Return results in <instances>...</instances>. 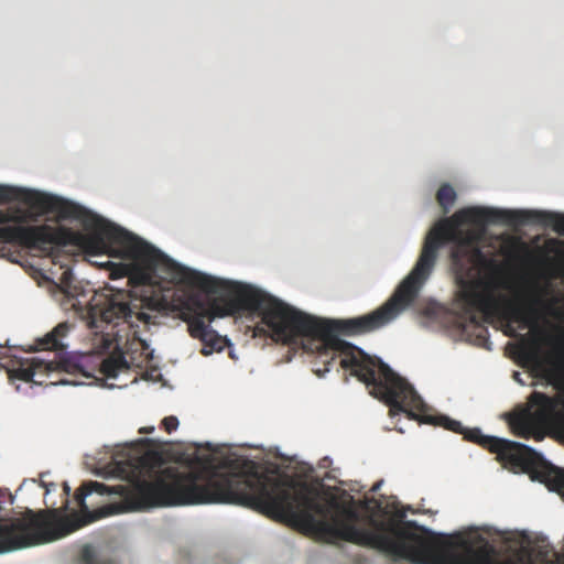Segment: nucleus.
Segmentation results:
<instances>
[{
  "instance_id": "nucleus-1",
  "label": "nucleus",
  "mask_w": 564,
  "mask_h": 564,
  "mask_svg": "<svg viewBox=\"0 0 564 564\" xmlns=\"http://www.w3.org/2000/svg\"><path fill=\"white\" fill-rule=\"evenodd\" d=\"M214 295L204 304L193 300L185 304L180 317L187 323L188 333L203 343L202 355L223 350V339L206 323L216 317L234 316L242 312L258 314L272 333L275 341L301 344L303 349L316 354L319 362L329 370L338 358L341 368L349 370L369 389L371 395L389 406L391 416L404 413L417 422V392L405 379L395 373L377 357L339 338L355 336V330L366 321L351 318L322 319L308 315L285 302L240 282L217 279L182 265L176 268L172 281Z\"/></svg>"
},
{
  "instance_id": "nucleus-2",
  "label": "nucleus",
  "mask_w": 564,
  "mask_h": 564,
  "mask_svg": "<svg viewBox=\"0 0 564 564\" xmlns=\"http://www.w3.org/2000/svg\"><path fill=\"white\" fill-rule=\"evenodd\" d=\"M463 434L470 442L488 448L497 455L503 468L516 474H528L532 480L544 484L564 498V469L549 463L541 454L518 442L484 435L478 427L443 425ZM516 436L543 441L546 436L564 443V425H509ZM463 549L460 564H554L547 553L539 551L535 556L519 551L514 557L499 560L497 549L484 536L469 539L463 534L451 538L435 534L415 521L398 522L393 519L375 518V550L394 561L406 560L414 564H447L454 547Z\"/></svg>"
},
{
  "instance_id": "nucleus-3",
  "label": "nucleus",
  "mask_w": 564,
  "mask_h": 564,
  "mask_svg": "<svg viewBox=\"0 0 564 564\" xmlns=\"http://www.w3.org/2000/svg\"><path fill=\"white\" fill-rule=\"evenodd\" d=\"M446 242H453L451 251L452 269L459 288L454 301V310L462 314L467 322L464 326L473 328L475 343L480 347L490 349L489 330L481 323H491L495 318L506 322L505 334L516 337L517 332L512 323L520 324V328H531L534 335L544 336L539 326L541 312L538 306L544 304L539 295L531 296L524 302H512L506 296L496 293L491 281L478 278L479 267L484 265L486 258L478 246L475 245L473 234L463 237L445 235L435 226L426 236L420 257L406 278L398 285L393 294L377 310L355 317L367 321L355 330V336L373 333L394 321L401 312L411 305L419 295L425 281L431 275L437 260L440 248Z\"/></svg>"
},
{
  "instance_id": "nucleus-4",
  "label": "nucleus",
  "mask_w": 564,
  "mask_h": 564,
  "mask_svg": "<svg viewBox=\"0 0 564 564\" xmlns=\"http://www.w3.org/2000/svg\"><path fill=\"white\" fill-rule=\"evenodd\" d=\"M0 187L12 191L11 198L0 199V204L20 202L41 213L57 212L62 218L80 221L88 231L84 234L67 227L54 228L48 225L28 227L0 225L2 243L37 250L53 258H55L53 256L55 247L66 246L77 247L94 254L109 252L130 261L111 263L110 279L128 278V284L131 286L152 284L158 271L165 273L166 279L172 282L176 275V268L182 267L143 239L80 205L36 191L8 185H0Z\"/></svg>"
},
{
  "instance_id": "nucleus-5",
  "label": "nucleus",
  "mask_w": 564,
  "mask_h": 564,
  "mask_svg": "<svg viewBox=\"0 0 564 564\" xmlns=\"http://www.w3.org/2000/svg\"><path fill=\"white\" fill-rule=\"evenodd\" d=\"M141 308L142 300L133 296L131 291L112 288L107 289V292L95 293L87 305L80 308V318L95 336L94 349L98 354L113 349L98 366V371L106 379H116L120 373L129 372L130 365L120 349L121 337L105 329L110 325L113 329L120 324H127L133 329L140 323L149 324L151 316Z\"/></svg>"
},
{
  "instance_id": "nucleus-6",
  "label": "nucleus",
  "mask_w": 564,
  "mask_h": 564,
  "mask_svg": "<svg viewBox=\"0 0 564 564\" xmlns=\"http://www.w3.org/2000/svg\"><path fill=\"white\" fill-rule=\"evenodd\" d=\"M464 225H475L484 229L487 225H505L520 227L539 225L551 228L564 236V213L536 209H500L491 207H466L457 210L452 217L441 220L436 226L445 235L463 237L473 234L478 246L479 234L473 229H463Z\"/></svg>"
},
{
  "instance_id": "nucleus-7",
  "label": "nucleus",
  "mask_w": 564,
  "mask_h": 564,
  "mask_svg": "<svg viewBox=\"0 0 564 564\" xmlns=\"http://www.w3.org/2000/svg\"><path fill=\"white\" fill-rule=\"evenodd\" d=\"M72 325L67 322L59 323L43 338L37 339V349L58 351L53 360L32 359L28 367L15 369L14 376L23 381H34L36 375L45 373L48 377L54 372L80 376L84 378L94 377L93 372L96 366L90 365L91 356L87 354H67L63 352L66 345L63 339L68 335Z\"/></svg>"
},
{
  "instance_id": "nucleus-8",
  "label": "nucleus",
  "mask_w": 564,
  "mask_h": 564,
  "mask_svg": "<svg viewBox=\"0 0 564 564\" xmlns=\"http://www.w3.org/2000/svg\"><path fill=\"white\" fill-rule=\"evenodd\" d=\"M558 402L555 398L534 391L527 404L518 405L503 415L507 423H564L553 419Z\"/></svg>"
},
{
  "instance_id": "nucleus-9",
  "label": "nucleus",
  "mask_w": 564,
  "mask_h": 564,
  "mask_svg": "<svg viewBox=\"0 0 564 564\" xmlns=\"http://www.w3.org/2000/svg\"><path fill=\"white\" fill-rule=\"evenodd\" d=\"M520 357L525 364L532 366L541 377L547 380H553L556 377V369L552 366L551 360L543 356L536 340H533L530 345L521 346Z\"/></svg>"
},
{
  "instance_id": "nucleus-10",
  "label": "nucleus",
  "mask_w": 564,
  "mask_h": 564,
  "mask_svg": "<svg viewBox=\"0 0 564 564\" xmlns=\"http://www.w3.org/2000/svg\"><path fill=\"white\" fill-rule=\"evenodd\" d=\"M111 465V471L122 478L135 476L140 467L139 459L131 456L124 458L116 456L112 458Z\"/></svg>"
},
{
  "instance_id": "nucleus-11",
  "label": "nucleus",
  "mask_w": 564,
  "mask_h": 564,
  "mask_svg": "<svg viewBox=\"0 0 564 564\" xmlns=\"http://www.w3.org/2000/svg\"><path fill=\"white\" fill-rule=\"evenodd\" d=\"M436 200L446 214L456 200V192L449 184H443L436 193Z\"/></svg>"
},
{
  "instance_id": "nucleus-12",
  "label": "nucleus",
  "mask_w": 564,
  "mask_h": 564,
  "mask_svg": "<svg viewBox=\"0 0 564 564\" xmlns=\"http://www.w3.org/2000/svg\"><path fill=\"white\" fill-rule=\"evenodd\" d=\"M80 564H115L111 560H100L91 545H85L80 552Z\"/></svg>"
},
{
  "instance_id": "nucleus-13",
  "label": "nucleus",
  "mask_w": 564,
  "mask_h": 564,
  "mask_svg": "<svg viewBox=\"0 0 564 564\" xmlns=\"http://www.w3.org/2000/svg\"><path fill=\"white\" fill-rule=\"evenodd\" d=\"M10 194H12V191L0 187V199H10ZM20 219L21 217L17 213L0 210V224L15 223Z\"/></svg>"
},
{
  "instance_id": "nucleus-14",
  "label": "nucleus",
  "mask_w": 564,
  "mask_h": 564,
  "mask_svg": "<svg viewBox=\"0 0 564 564\" xmlns=\"http://www.w3.org/2000/svg\"><path fill=\"white\" fill-rule=\"evenodd\" d=\"M160 423H165V424H169V423H178V420L176 416L174 415H170V416H165L164 419L161 420Z\"/></svg>"
},
{
  "instance_id": "nucleus-15",
  "label": "nucleus",
  "mask_w": 564,
  "mask_h": 564,
  "mask_svg": "<svg viewBox=\"0 0 564 564\" xmlns=\"http://www.w3.org/2000/svg\"><path fill=\"white\" fill-rule=\"evenodd\" d=\"M153 431H154V427H153L152 425H143V426L139 430V432H140L141 434H150V433H152Z\"/></svg>"
},
{
  "instance_id": "nucleus-16",
  "label": "nucleus",
  "mask_w": 564,
  "mask_h": 564,
  "mask_svg": "<svg viewBox=\"0 0 564 564\" xmlns=\"http://www.w3.org/2000/svg\"><path fill=\"white\" fill-rule=\"evenodd\" d=\"M57 382L62 383V384H79L80 383L79 381L68 380V379H59Z\"/></svg>"
},
{
  "instance_id": "nucleus-17",
  "label": "nucleus",
  "mask_w": 564,
  "mask_h": 564,
  "mask_svg": "<svg viewBox=\"0 0 564 564\" xmlns=\"http://www.w3.org/2000/svg\"><path fill=\"white\" fill-rule=\"evenodd\" d=\"M177 426H178V425H170V424L164 425L165 431H166L167 433H172L173 431H175V430H176V427H177Z\"/></svg>"
},
{
  "instance_id": "nucleus-18",
  "label": "nucleus",
  "mask_w": 564,
  "mask_h": 564,
  "mask_svg": "<svg viewBox=\"0 0 564 564\" xmlns=\"http://www.w3.org/2000/svg\"><path fill=\"white\" fill-rule=\"evenodd\" d=\"M513 379L518 381L519 383L523 384L524 382L521 379V375L519 372H513Z\"/></svg>"
},
{
  "instance_id": "nucleus-19",
  "label": "nucleus",
  "mask_w": 564,
  "mask_h": 564,
  "mask_svg": "<svg viewBox=\"0 0 564 564\" xmlns=\"http://www.w3.org/2000/svg\"><path fill=\"white\" fill-rule=\"evenodd\" d=\"M6 496H10L8 489H1L0 488V501L6 497Z\"/></svg>"
},
{
  "instance_id": "nucleus-20",
  "label": "nucleus",
  "mask_w": 564,
  "mask_h": 564,
  "mask_svg": "<svg viewBox=\"0 0 564 564\" xmlns=\"http://www.w3.org/2000/svg\"><path fill=\"white\" fill-rule=\"evenodd\" d=\"M68 275H70V272L69 271H64L63 272V276H62V281L65 282L66 279L68 278Z\"/></svg>"
},
{
  "instance_id": "nucleus-21",
  "label": "nucleus",
  "mask_w": 564,
  "mask_h": 564,
  "mask_svg": "<svg viewBox=\"0 0 564 564\" xmlns=\"http://www.w3.org/2000/svg\"><path fill=\"white\" fill-rule=\"evenodd\" d=\"M64 491H65L66 496H69L70 488L67 484L64 485Z\"/></svg>"
},
{
  "instance_id": "nucleus-22",
  "label": "nucleus",
  "mask_w": 564,
  "mask_h": 564,
  "mask_svg": "<svg viewBox=\"0 0 564 564\" xmlns=\"http://www.w3.org/2000/svg\"><path fill=\"white\" fill-rule=\"evenodd\" d=\"M547 311L551 313V314H555L554 311H553V306L551 304H549L547 306Z\"/></svg>"
},
{
  "instance_id": "nucleus-23",
  "label": "nucleus",
  "mask_w": 564,
  "mask_h": 564,
  "mask_svg": "<svg viewBox=\"0 0 564 564\" xmlns=\"http://www.w3.org/2000/svg\"><path fill=\"white\" fill-rule=\"evenodd\" d=\"M379 487H380V482L376 484V485L371 488V490H372V491H377V490L379 489Z\"/></svg>"
},
{
  "instance_id": "nucleus-24",
  "label": "nucleus",
  "mask_w": 564,
  "mask_h": 564,
  "mask_svg": "<svg viewBox=\"0 0 564 564\" xmlns=\"http://www.w3.org/2000/svg\"><path fill=\"white\" fill-rule=\"evenodd\" d=\"M139 343H140V345H141V346H145V343H144V341L139 340Z\"/></svg>"
}]
</instances>
